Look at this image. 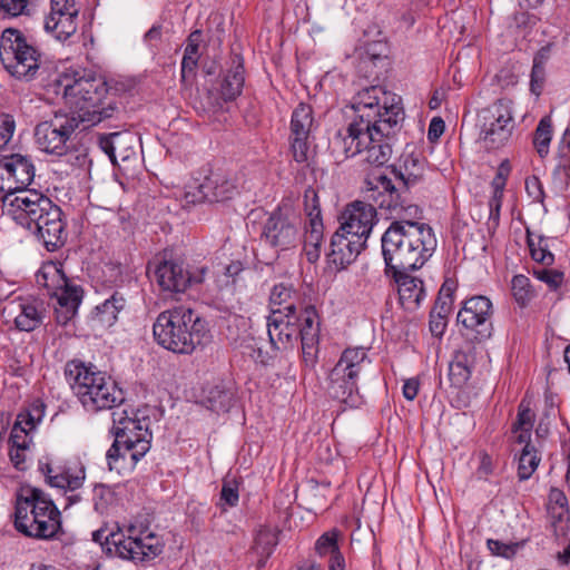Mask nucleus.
Listing matches in <instances>:
<instances>
[{
	"label": "nucleus",
	"mask_w": 570,
	"mask_h": 570,
	"mask_svg": "<svg viewBox=\"0 0 570 570\" xmlns=\"http://www.w3.org/2000/svg\"><path fill=\"white\" fill-rule=\"evenodd\" d=\"M262 239L276 249L284 252L295 248L299 243V220L289 205L278 206L263 226Z\"/></svg>",
	"instance_id": "obj_16"
},
{
	"label": "nucleus",
	"mask_w": 570,
	"mask_h": 570,
	"mask_svg": "<svg viewBox=\"0 0 570 570\" xmlns=\"http://www.w3.org/2000/svg\"><path fill=\"white\" fill-rule=\"evenodd\" d=\"M528 246L531 253V257L543 265H551L553 263V254L550 252L548 244L544 247H535V242L531 237L530 232H527Z\"/></svg>",
	"instance_id": "obj_50"
},
{
	"label": "nucleus",
	"mask_w": 570,
	"mask_h": 570,
	"mask_svg": "<svg viewBox=\"0 0 570 570\" xmlns=\"http://www.w3.org/2000/svg\"><path fill=\"white\" fill-rule=\"evenodd\" d=\"M448 326V318L443 317L440 313L431 312L429 327L430 332L435 337H441Z\"/></svg>",
	"instance_id": "obj_57"
},
{
	"label": "nucleus",
	"mask_w": 570,
	"mask_h": 570,
	"mask_svg": "<svg viewBox=\"0 0 570 570\" xmlns=\"http://www.w3.org/2000/svg\"><path fill=\"white\" fill-rule=\"evenodd\" d=\"M0 60L16 79L31 81L45 71L43 53L35 41L13 28L3 30L0 39Z\"/></svg>",
	"instance_id": "obj_10"
},
{
	"label": "nucleus",
	"mask_w": 570,
	"mask_h": 570,
	"mask_svg": "<svg viewBox=\"0 0 570 570\" xmlns=\"http://www.w3.org/2000/svg\"><path fill=\"white\" fill-rule=\"evenodd\" d=\"M62 157H66V161L72 167L81 168L87 164V155L77 149H70V147H68V151Z\"/></svg>",
	"instance_id": "obj_60"
},
{
	"label": "nucleus",
	"mask_w": 570,
	"mask_h": 570,
	"mask_svg": "<svg viewBox=\"0 0 570 570\" xmlns=\"http://www.w3.org/2000/svg\"><path fill=\"white\" fill-rule=\"evenodd\" d=\"M392 107H402L400 97L380 86L364 88L353 98L355 116L347 127L368 128L370 125L381 124L386 120Z\"/></svg>",
	"instance_id": "obj_13"
},
{
	"label": "nucleus",
	"mask_w": 570,
	"mask_h": 570,
	"mask_svg": "<svg viewBox=\"0 0 570 570\" xmlns=\"http://www.w3.org/2000/svg\"><path fill=\"white\" fill-rule=\"evenodd\" d=\"M198 57L183 56L181 60V80L187 81L195 76Z\"/></svg>",
	"instance_id": "obj_59"
},
{
	"label": "nucleus",
	"mask_w": 570,
	"mask_h": 570,
	"mask_svg": "<svg viewBox=\"0 0 570 570\" xmlns=\"http://www.w3.org/2000/svg\"><path fill=\"white\" fill-rule=\"evenodd\" d=\"M534 421V413L530 407L524 406L523 402L519 406L517 420L513 423V431L518 430H532Z\"/></svg>",
	"instance_id": "obj_53"
},
{
	"label": "nucleus",
	"mask_w": 570,
	"mask_h": 570,
	"mask_svg": "<svg viewBox=\"0 0 570 570\" xmlns=\"http://www.w3.org/2000/svg\"><path fill=\"white\" fill-rule=\"evenodd\" d=\"M541 458L532 444H525L519 455L518 478L524 481L531 478L537 470Z\"/></svg>",
	"instance_id": "obj_40"
},
{
	"label": "nucleus",
	"mask_w": 570,
	"mask_h": 570,
	"mask_svg": "<svg viewBox=\"0 0 570 570\" xmlns=\"http://www.w3.org/2000/svg\"><path fill=\"white\" fill-rule=\"evenodd\" d=\"M445 124L442 118L435 117L431 120L428 130V138L431 141H435L444 132Z\"/></svg>",
	"instance_id": "obj_61"
},
{
	"label": "nucleus",
	"mask_w": 570,
	"mask_h": 570,
	"mask_svg": "<svg viewBox=\"0 0 570 570\" xmlns=\"http://www.w3.org/2000/svg\"><path fill=\"white\" fill-rule=\"evenodd\" d=\"M487 544L493 554L504 558H511L517 551V544H508L499 540L489 539Z\"/></svg>",
	"instance_id": "obj_56"
},
{
	"label": "nucleus",
	"mask_w": 570,
	"mask_h": 570,
	"mask_svg": "<svg viewBox=\"0 0 570 570\" xmlns=\"http://www.w3.org/2000/svg\"><path fill=\"white\" fill-rule=\"evenodd\" d=\"M492 303L483 295L465 299L460 308L456 321L462 326V335L470 342L482 343L493 334Z\"/></svg>",
	"instance_id": "obj_15"
},
{
	"label": "nucleus",
	"mask_w": 570,
	"mask_h": 570,
	"mask_svg": "<svg viewBox=\"0 0 570 570\" xmlns=\"http://www.w3.org/2000/svg\"><path fill=\"white\" fill-rule=\"evenodd\" d=\"M345 569V560L342 553L336 551L330 556L328 560V570H344Z\"/></svg>",
	"instance_id": "obj_64"
},
{
	"label": "nucleus",
	"mask_w": 570,
	"mask_h": 570,
	"mask_svg": "<svg viewBox=\"0 0 570 570\" xmlns=\"http://www.w3.org/2000/svg\"><path fill=\"white\" fill-rule=\"evenodd\" d=\"M154 273V278L163 291L171 293H184L193 284L204 282L207 273L206 267L188 271L183 262L175 259H155L148 264L147 273Z\"/></svg>",
	"instance_id": "obj_17"
},
{
	"label": "nucleus",
	"mask_w": 570,
	"mask_h": 570,
	"mask_svg": "<svg viewBox=\"0 0 570 570\" xmlns=\"http://www.w3.org/2000/svg\"><path fill=\"white\" fill-rule=\"evenodd\" d=\"M391 170L399 179V185L383 173L374 170L365 178V198L392 216L419 217L421 210L413 203L410 188L423 179L424 159L413 153L404 154L399 165H393Z\"/></svg>",
	"instance_id": "obj_3"
},
{
	"label": "nucleus",
	"mask_w": 570,
	"mask_h": 570,
	"mask_svg": "<svg viewBox=\"0 0 570 570\" xmlns=\"http://www.w3.org/2000/svg\"><path fill=\"white\" fill-rule=\"evenodd\" d=\"M372 204L355 200L347 205L340 217V229L355 238L367 240L374 224L376 223V208Z\"/></svg>",
	"instance_id": "obj_20"
},
{
	"label": "nucleus",
	"mask_w": 570,
	"mask_h": 570,
	"mask_svg": "<svg viewBox=\"0 0 570 570\" xmlns=\"http://www.w3.org/2000/svg\"><path fill=\"white\" fill-rule=\"evenodd\" d=\"M305 212L308 217L305 233L323 234L324 226L321 217V208L318 197L314 189L309 188L305 191Z\"/></svg>",
	"instance_id": "obj_38"
},
{
	"label": "nucleus",
	"mask_w": 570,
	"mask_h": 570,
	"mask_svg": "<svg viewBox=\"0 0 570 570\" xmlns=\"http://www.w3.org/2000/svg\"><path fill=\"white\" fill-rule=\"evenodd\" d=\"M6 214L18 225L33 232L49 252L67 240L62 210L49 197L36 189H20L2 196Z\"/></svg>",
	"instance_id": "obj_2"
},
{
	"label": "nucleus",
	"mask_w": 570,
	"mask_h": 570,
	"mask_svg": "<svg viewBox=\"0 0 570 570\" xmlns=\"http://www.w3.org/2000/svg\"><path fill=\"white\" fill-rule=\"evenodd\" d=\"M452 299L449 297H443L442 295H438L435 301V305L431 312L440 313L443 317L448 318V315L451 311Z\"/></svg>",
	"instance_id": "obj_63"
},
{
	"label": "nucleus",
	"mask_w": 570,
	"mask_h": 570,
	"mask_svg": "<svg viewBox=\"0 0 570 570\" xmlns=\"http://www.w3.org/2000/svg\"><path fill=\"white\" fill-rule=\"evenodd\" d=\"M98 144L115 166H119L120 163H126L136 156V137L128 130L100 135Z\"/></svg>",
	"instance_id": "obj_24"
},
{
	"label": "nucleus",
	"mask_w": 570,
	"mask_h": 570,
	"mask_svg": "<svg viewBox=\"0 0 570 570\" xmlns=\"http://www.w3.org/2000/svg\"><path fill=\"white\" fill-rule=\"evenodd\" d=\"M512 105L510 99L502 98L480 110V140L488 150L499 149L511 139L515 128Z\"/></svg>",
	"instance_id": "obj_12"
},
{
	"label": "nucleus",
	"mask_w": 570,
	"mask_h": 570,
	"mask_svg": "<svg viewBox=\"0 0 570 570\" xmlns=\"http://www.w3.org/2000/svg\"><path fill=\"white\" fill-rule=\"evenodd\" d=\"M3 159L8 193L28 189V186L35 178V166L32 160L20 154L4 156Z\"/></svg>",
	"instance_id": "obj_25"
},
{
	"label": "nucleus",
	"mask_w": 570,
	"mask_h": 570,
	"mask_svg": "<svg viewBox=\"0 0 570 570\" xmlns=\"http://www.w3.org/2000/svg\"><path fill=\"white\" fill-rule=\"evenodd\" d=\"M272 311H284L285 313H298L303 301L301 294L292 284L279 283L274 285L269 295Z\"/></svg>",
	"instance_id": "obj_31"
},
{
	"label": "nucleus",
	"mask_w": 570,
	"mask_h": 570,
	"mask_svg": "<svg viewBox=\"0 0 570 570\" xmlns=\"http://www.w3.org/2000/svg\"><path fill=\"white\" fill-rule=\"evenodd\" d=\"M233 68L226 73L220 85V95L225 101L235 100L244 87V62L239 55L232 58Z\"/></svg>",
	"instance_id": "obj_32"
},
{
	"label": "nucleus",
	"mask_w": 570,
	"mask_h": 570,
	"mask_svg": "<svg viewBox=\"0 0 570 570\" xmlns=\"http://www.w3.org/2000/svg\"><path fill=\"white\" fill-rule=\"evenodd\" d=\"M164 544L154 533L132 537L126 535L122 540L120 559L131 561H144L154 559L163 552Z\"/></svg>",
	"instance_id": "obj_26"
},
{
	"label": "nucleus",
	"mask_w": 570,
	"mask_h": 570,
	"mask_svg": "<svg viewBox=\"0 0 570 570\" xmlns=\"http://www.w3.org/2000/svg\"><path fill=\"white\" fill-rule=\"evenodd\" d=\"M313 125L312 107L301 102L292 114L289 137H309Z\"/></svg>",
	"instance_id": "obj_34"
},
{
	"label": "nucleus",
	"mask_w": 570,
	"mask_h": 570,
	"mask_svg": "<svg viewBox=\"0 0 570 570\" xmlns=\"http://www.w3.org/2000/svg\"><path fill=\"white\" fill-rule=\"evenodd\" d=\"M37 283L53 289L52 295L58 299L61 307H65L67 313L73 315L81 303L83 291L80 286L70 284L62 271L56 265L51 264L43 267L37 274Z\"/></svg>",
	"instance_id": "obj_18"
},
{
	"label": "nucleus",
	"mask_w": 570,
	"mask_h": 570,
	"mask_svg": "<svg viewBox=\"0 0 570 570\" xmlns=\"http://www.w3.org/2000/svg\"><path fill=\"white\" fill-rule=\"evenodd\" d=\"M298 313L271 311L267 317V333L272 346L279 351L292 348L298 337Z\"/></svg>",
	"instance_id": "obj_22"
},
{
	"label": "nucleus",
	"mask_w": 570,
	"mask_h": 570,
	"mask_svg": "<svg viewBox=\"0 0 570 570\" xmlns=\"http://www.w3.org/2000/svg\"><path fill=\"white\" fill-rule=\"evenodd\" d=\"M13 524L26 537L49 540L61 529L60 511L38 488L22 487L17 493Z\"/></svg>",
	"instance_id": "obj_7"
},
{
	"label": "nucleus",
	"mask_w": 570,
	"mask_h": 570,
	"mask_svg": "<svg viewBox=\"0 0 570 570\" xmlns=\"http://www.w3.org/2000/svg\"><path fill=\"white\" fill-rule=\"evenodd\" d=\"M62 89L65 102L88 128L111 118L117 110L114 101L108 100V86L105 79L85 68H69L55 80Z\"/></svg>",
	"instance_id": "obj_5"
},
{
	"label": "nucleus",
	"mask_w": 570,
	"mask_h": 570,
	"mask_svg": "<svg viewBox=\"0 0 570 570\" xmlns=\"http://www.w3.org/2000/svg\"><path fill=\"white\" fill-rule=\"evenodd\" d=\"M475 348L468 346L466 350H459L454 353L449 364V381L453 387H463L471 377L474 365Z\"/></svg>",
	"instance_id": "obj_29"
},
{
	"label": "nucleus",
	"mask_w": 570,
	"mask_h": 570,
	"mask_svg": "<svg viewBox=\"0 0 570 570\" xmlns=\"http://www.w3.org/2000/svg\"><path fill=\"white\" fill-rule=\"evenodd\" d=\"M153 333L160 346L177 354H191L209 338L206 321L184 306L161 312Z\"/></svg>",
	"instance_id": "obj_6"
},
{
	"label": "nucleus",
	"mask_w": 570,
	"mask_h": 570,
	"mask_svg": "<svg viewBox=\"0 0 570 570\" xmlns=\"http://www.w3.org/2000/svg\"><path fill=\"white\" fill-rule=\"evenodd\" d=\"M420 382L417 379L412 377L404 382L403 384V395L406 400L413 401L419 393Z\"/></svg>",
	"instance_id": "obj_62"
},
{
	"label": "nucleus",
	"mask_w": 570,
	"mask_h": 570,
	"mask_svg": "<svg viewBox=\"0 0 570 570\" xmlns=\"http://www.w3.org/2000/svg\"><path fill=\"white\" fill-rule=\"evenodd\" d=\"M80 125L81 119L75 112L55 111L50 119L36 126V141L46 154L62 157L68 151L72 134Z\"/></svg>",
	"instance_id": "obj_14"
},
{
	"label": "nucleus",
	"mask_w": 570,
	"mask_h": 570,
	"mask_svg": "<svg viewBox=\"0 0 570 570\" xmlns=\"http://www.w3.org/2000/svg\"><path fill=\"white\" fill-rule=\"evenodd\" d=\"M511 292L515 302L525 306L531 299L530 279L524 275H515L511 282Z\"/></svg>",
	"instance_id": "obj_45"
},
{
	"label": "nucleus",
	"mask_w": 570,
	"mask_h": 570,
	"mask_svg": "<svg viewBox=\"0 0 570 570\" xmlns=\"http://www.w3.org/2000/svg\"><path fill=\"white\" fill-rule=\"evenodd\" d=\"M222 511H226L225 505L236 507L239 501L238 484L235 480H225L220 490Z\"/></svg>",
	"instance_id": "obj_47"
},
{
	"label": "nucleus",
	"mask_w": 570,
	"mask_h": 570,
	"mask_svg": "<svg viewBox=\"0 0 570 570\" xmlns=\"http://www.w3.org/2000/svg\"><path fill=\"white\" fill-rule=\"evenodd\" d=\"M365 245V240L355 238L338 228L331 239L328 262L337 269H344L356 259Z\"/></svg>",
	"instance_id": "obj_23"
},
{
	"label": "nucleus",
	"mask_w": 570,
	"mask_h": 570,
	"mask_svg": "<svg viewBox=\"0 0 570 570\" xmlns=\"http://www.w3.org/2000/svg\"><path fill=\"white\" fill-rule=\"evenodd\" d=\"M111 416L115 441L107 451L109 468L111 470L114 463L119 459L126 460L127 456L135 465L150 449V421L148 417L139 419L137 414L130 416L125 409L114 411Z\"/></svg>",
	"instance_id": "obj_9"
},
{
	"label": "nucleus",
	"mask_w": 570,
	"mask_h": 570,
	"mask_svg": "<svg viewBox=\"0 0 570 570\" xmlns=\"http://www.w3.org/2000/svg\"><path fill=\"white\" fill-rule=\"evenodd\" d=\"M370 363L363 347H350L343 351L340 360L327 377V394L348 407L361 404L357 379L366 364Z\"/></svg>",
	"instance_id": "obj_11"
},
{
	"label": "nucleus",
	"mask_w": 570,
	"mask_h": 570,
	"mask_svg": "<svg viewBox=\"0 0 570 570\" xmlns=\"http://www.w3.org/2000/svg\"><path fill=\"white\" fill-rule=\"evenodd\" d=\"M381 237L384 273L420 269L433 255L436 237L432 227L416 217L396 216Z\"/></svg>",
	"instance_id": "obj_1"
},
{
	"label": "nucleus",
	"mask_w": 570,
	"mask_h": 570,
	"mask_svg": "<svg viewBox=\"0 0 570 570\" xmlns=\"http://www.w3.org/2000/svg\"><path fill=\"white\" fill-rule=\"evenodd\" d=\"M10 441L12 442L13 449L10 450V460L16 469L23 471L26 470V450L28 448L27 441L19 442L18 434H10Z\"/></svg>",
	"instance_id": "obj_48"
},
{
	"label": "nucleus",
	"mask_w": 570,
	"mask_h": 570,
	"mask_svg": "<svg viewBox=\"0 0 570 570\" xmlns=\"http://www.w3.org/2000/svg\"><path fill=\"white\" fill-rule=\"evenodd\" d=\"M65 375L73 393L87 411L110 410L122 404V390L106 373L95 371L82 362L72 360L66 364Z\"/></svg>",
	"instance_id": "obj_8"
},
{
	"label": "nucleus",
	"mask_w": 570,
	"mask_h": 570,
	"mask_svg": "<svg viewBox=\"0 0 570 570\" xmlns=\"http://www.w3.org/2000/svg\"><path fill=\"white\" fill-rule=\"evenodd\" d=\"M338 531L332 530L323 533L315 543V550L320 556H331L340 550L337 544Z\"/></svg>",
	"instance_id": "obj_46"
},
{
	"label": "nucleus",
	"mask_w": 570,
	"mask_h": 570,
	"mask_svg": "<svg viewBox=\"0 0 570 570\" xmlns=\"http://www.w3.org/2000/svg\"><path fill=\"white\" fill-rule=\"evenodd\" d=\"M533 275L552 289H558L564 279V274L558 269L539 268L533 271Z\"/></svg>",
	"instance_id": "obj_51"
},
{
	"label": "nucleus",
	"mask_w": 570,
	"mask_h": 570,
	"mask_svg": "<svg viewBox=\"0 0 570 570\" xmlns=\"http://www.w3.org/2000/svg\"><path fill=\"white\" fill-rule=\"evenodd\" d=\"M552 139V122L550 117H543L534 131L533 146L541 158L549 154V146Z\"/></svg>",
	"instance_id": "obj_42"
},
{
	"label": "nucleus",
	"mask_w": 570,
	"mask_h": 570,
	"mask_svg": "<svg viewBox=\"0 0 570 570\" xmlns=\"http://www.w3.org/2000/svg\"><path fill=\"white\" fill-rule=\"evenodd\" d=\"M404 119L403 107H392L387 118L381 124L364 127H347L346 132H337L332 142V151L343 160L363 155V160L376 167L385 165L393 154V142Z\"/></svg>",
	"instance_id": "obj_4"
},
{
	"label": "nucleus",
	"mask_w": 570,
	"mask_h": 570,
	"mask_svg": "<svg viewBox=\"0 0 570 570\" xmlns=\"http://www.w3.org/2000/svg\"><path fill=\"white\" fill-rule=\"evenodd\" d=\"M37 0H0V16H29Z\"/></svg>",
	"instance_id": "obj_43"
},
{
	"label": "nucleus",
	"mask_w": 570,
	"mask_h": 570,
	"mask_svg": "<svg viewBox=\"0 0 570 570\" xmlns=\"http://www.w3.org/2000/svg\"><path fill=\"white\" fill-rule=\"evenodd\" d=\"M525 191L533 202L543 203L546 195L538 176L533 175L525 179Z\"/></svg>",
	"instance_id": "obj_54"
},
{
	"label": "nucleus",
	"mask_w": 570,
	"mask_h": 570,
	"mask_svg": "<svg viewBox=\"0 0 570 570\" xmlns=\"http://www.w3.org/2000/svg\"><path fill=\"white\" fill-rule=\"evenodd\" d=\"M86 479L85 466L78 464L76 466H66L60 472H57L52 478L53 487L75 492L80 489Z\"/></svg>",
	"instance_id": "obj_35"
},
{
	"label": "nucleus",
	"mask_w": 570,
	"mask_h": 570,
	"mask_svg": "<svg viewBox=\"0 0 570 570\" xmlns=\"http://www.w3.org/2000/svg\"><path fill=\"white\" fill-rule=\"evenodd\" d=\"M234 399L232 390L223 384L210 387L206 395L207 407L216 413H226L229 411Z\"/></svg>",
	"instance_id": "obj_39"
},
{
	"label": "nucleus",
	"mask_w": 570,
	"mask_h": 570,
	"mask_svg": "<svg viewBox=\"0 0 570 570\" xmlns=\"http://www.w3.org/2000/svg\"><path fill=\"white\" fill-rule=\"evenodd\" d=\"M79 14L75 0H50V12L47 16Z\"/></svg>",
	"instance_id": "obj_52"
},
{
	"label": "nucleus",
	"mask_w": 570,
	"mask_h": 570,
	"mask_svg": "<svg viewBox=\"0 0 570 570\" xmlns=\"http://www.w3.org/2000/svg\"><path fill=\"white\" fill-rule=\"evenodd\" d=\"M411 271H400L399 275L384 273L396 286L401 305L409 311L416 309L425 297L423 281L412 276Z\"/></svg>",
	"instance_id": "obj_27"
},
{
	"label": "nucleus",
	"mask_w": 570,
	"mask_h": 570,
	"mask_svg": "<svg viewBox=\"0 0 570 570\" xmlns=\"http://www.w3.org/2000/svg\"><path fill=\"white\" fill-rule=\"evenodd\" d=\"M548 510L553 519L561 520L568 513V499L563 491L551 488L548 495Z\"/></svg>",
	"instance_id": "obj_44"
},
{
	"label": "nucleus",
	"mask_w": 570,
	"mask_h": 570,
	"mask_svg": "<svg viewBox=\"0 0 570 570\" xmlns=\"http://www.w3.org/2000/svg\"><path fill=\"white\" fill-rule=\"evenodd\" d=\"M36 428V420L30 413H20L11 430V434L28 433L29 430Z\"/></svg>",
	"instance_id": "obj_58"
},
{
	"label": "nucleus",
	"mask_w": 570,
	"mask_h": 570,
	"mask_svg": "<svg viewBox=\"0 0 570 570\" xmlns=\"http://www.w3.org/2000/svg\"><path fill=\"white\" fill-rule=\"evenodd\" d=\"M16 128L14 119L11 115L0 114V150L7 146L12 138ZM4 159H0V193H8L6 174H4Z\"/></svg>",
	"instance_id": "obj_41"
},
{
	"label": "nucleus",
	"mask_w": 570,
	"mask_h": 570,
	"mask_svg": "<svg viewBox=\"0 0 570 570\" xmlns=\"http://www.w3.org/2000/svg\"><path fill=\"white\" fill-rule=\"evenodd\" d=\"M11 305L17 312L14 317V325L17 330L21 332H31L42 324L43 309L37 299L19 297L11 302Z\"/></svg>",
	"instance_id": "obj_28"
},
{
	"label": "nucleus",
	"mask_w": 570,
	"mask_h": 570,
	"mask_svg": "<svg viewBox=\"0 0 570 570\" xmlns=\"http://www.w3.org/2000/svg\"><path fill=\"white\" fill-rule=\"evenodd\" d=\"M278 543L277 532L269 528H262L257 532L254 541V551L259 557L258 568L265 566L266 560L272 554L274 548Z\"/></svg>",
	"instance_id": "obj_37"
},
{
	"label": "nucleus",
	"mask_w": 570,
	"mask_h": 570,
	"mask_svg": "<svg viewBox=\"0 0 570 570\" xmlns=\"http://www.w3.org/2000/svg\"><path fill=\"white\" fill-rule=\"evenodd\" d=\"M124 539L125 533L119 528H117L116 531L101 528L92 532V540L99 543L104 551L110 557L120 558Z\"/></svg>",
	"instance_id": "obj_36"
},
{
	"label": "nucleus",
	"mask_w": 570,
	"mask_h": 570,
	"mask_svg": "<svg viewBox=\"0 0 570 570\" xmlns=\"http://www.w3.org/2000/svg\"><path fill=\"white\" fill-rule=\"evenodd\" d=\"M237 193L235 181L222 173L212 171L203 183L189 187L185 199L189 204L203 202L218 203L232 199Z\"/></svg>",
	"instance_id": "obj_19"
},
{
	"label": "nucleus",
	"mask_w": 570,
	"mask_h": 570,
	"mask_svg": "<svg viewBox=\"0 0 570 570\" xmlns=\"http://www.w3.org/2000/svg\"><path fill=\"white\" fill-rule=\"evenodd\" d=\"M126 306V295L121 291L116 289L94 308L91 320L101 326L110 327L117 322L119 313Z\"/></svg>",
	"instance_id": "obj_30"
},
{
	"label": "nucleus",
	"mask_w": 570,
	"mask_h": 570,
	"mask_svg": "<svg viewBox=\"0 0 570 570\" xmlns=\"http://www.w3.org/2000/svg\"><path fill=\"white\" fill-rule=\"evenodd\" d=\"M546 82V67L533 65L531 70L530 90L535 96H540Z\"/></svg>",
	"instance_id": "obj_55"
},
{
	"label": "nucleus",
	"mask_w": 570,
	"mask_h": 570,
	"mask_svg": "<svg viewBox=\"0 0 570 570\" xmlns=\"http://www.w3.org/2000/svg\"><path fill=\"white\" fill-rule=\"evenodd\" d=\"M309 137H289L291 153L296 163L303 164L308 160Z\"/></svg>",
	"instance_id": "obj_49"
},
{
	"label": "nucleus",
	"mask_w": 570,
	"mask_h": 570,
	"mask_svg": "<svg viewBox=\"0 0 570 570\" xmlns=\"http://www.w3.org/2000/svg\"><path fill=\"white\" fill-rule=\"evenodd\" d=\"M298 309V337L302 343L303 361L306 366L314 367L318 357L320 317L313 305H302Z\"/></svg>",
	"instance_id": "obj_21"
},
{
	"label": "nucleus",
	"mask_w": 570,
	"mask_h": 570,
	"mask_svg": "<svg viewBox=\"0 0 570 570\" xmlns=\"http://www.w3.org/2000/svg\"><path fill=\"white\" fill-rule=\"evenodd\" d=\"M78 16L65 13L62 16H47L45 19V30L51 33L57 40L66 41L73 36L78 28Z\"/></svg>",
	"instance_id": "obj_33"
}]
</instances>
